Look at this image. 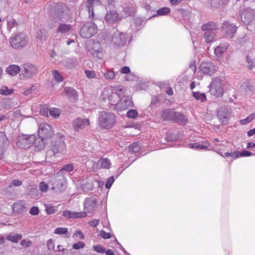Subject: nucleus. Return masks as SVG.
I'll return each instance as SVG.
<instances>
[{"label": "nucleus", "mask_w": 255, "mask_h": 255, "mask_svg": "<svg viewBox=\"0 0 255 255\" xmlns=\"http://www.w3.org/2000/svg\"><path fill=\"white\" fill-rule=\"evenodd\" d=\"M173 121L176 122H178L180 124H185L187 123L188 120L186 116L180 113H177L175 112Z\"/></svg>", "instance_id": "obj_25"}, {"label": "nucleus", "mask_w": 255, "mask_h": 255, "mask_svg": "<svg viewBox=\"0 0 255 255\" xmlns=\"http://www.w3.org/2000/svg\"><path fill=\"white\" fill-rule=\"evenodd\" d=\"M85 73L86 76L89 78H94L96 77V74L94 71L86 70Z\"/></svg>", "instance_id": "obj_61"}, {"label": "nucleus", "mask_w": 255, "mask_h": 255, "mask_svg": "<svg viewBox=\"0 0 255 255\" xmlns=\"http://www.w3.org/2000/svg\"><path fill=\"white\" fill-rule=\"evenodd\" d=\"M72 125L75 131H79L89 126L90 122L88 119L78 118L73 121Z\"/></svg>", "instance_id": "obj_13"}, {"label": "nucleus", "mask_w": 255, "mask_h": 255, "mask_svg": "<svg viewBox=\"0 0 255 255\" xmlns=\"http://www.w3.org/2000/svg\"><path fill=\"white\" fill-rule=\"evenodd\" d=\"M97 31V25L92 21H89L86 22L81 28L80 34L83 38H89L94 35Z\"/></svg>", "instance_id": "obj_5"}, {"label": "nucleus", "mask_w": 255, "mask_h": 255, "mask_svg": "<svg viewBox=\"0 0 255 255\" xmlns=\"http://www.w3.org/2000/svg\"><path fill=\"white\" fill-rule=\"evenodd\" d=\"M49 114L53 118H57L61 114V110L56 108H53L49 110Z\"/></svg>", "instance_id": "obj_46"}, {"label": "nucleus", "mask_w": 255, "mask_h": 255, "mask_svg": "<svg viewBox=\"0 0 255 255\" xmlns=\"http://www.w3.org/2000/svg\"><path fill=\"white\" fill-rule=\"evenodd\" d=\"M21 184H22V182L21 181H19V180H18L16 179H14L11 182V183L9 185V187H11V186H19L21 185Z\"/></svg>", "instance_id": "obj_64"}, {"label": "nucleus", "mask_w": 255, "mask_h": 255, "mask_svg": "<svg viewBox=\"0 0 255 255\" xmlns=\"http://www.w3.org/2000/svg\"><path fill=\"white\" fill-rule=\"evenodd\" d=\"M138 112L135 109L128 110V118L134 119L138 116Z\"/></svg>", "instance_id": "obj_54"}, {"label": "nucleus", "mask_w": 255, "mask_h": 255, "mask_svg": "<svg viewBox=\"0 0 255 255\" xmlns=\"http://www.w3.org/2000/svg\"><path fill=\"white\" fill-rule=\"evenodd\" d=\"M242 20L246 24H249L255 19V13L253 10L247 9L241 14Z\"/></svg>", "instance_id": "obj_14"}, {"label": "nucleus", "mask_w": 255, "mask_h": 255, "mask_svg": "<svg viewBox=\"0 0 255 255\" xmlns=\"http://www.w3.org/2000/svg\"><path fill=\"white\" fill-rule=\"evenodd\" d=\"M22 238V235L18 234H14L13 235L9 234L6 237V239L14 243H17L19 240Z\"/></svg>", "instance_id": "obj_34"}, {"label": "nucleus", "mask_w": 255, "mask_h": 255, "mask_svg": "<svg viewBox=\"0 0 255 255\" xmlns=\"http://www.w3.org/2000/svg\"><path fill=\"white\" fill-rule=\"evenodd\" d=\"M74 169V165L73 163H69L64 165L61 170L65 171L70 172Z\"/></svg>", "instance_id": "obj_51"}, {"label": "nucleus", "mask_w": 255, "mask_h": 255, "mask_svg": "<svg viewBox=\"0 0 255 255\" xmlns=\"http://www.w3.org/2000/svg\"><path fill=\"white\" fill-rule=\"evenodd\" d=\"M115 108L116 111L119 112L123 111H126L128 108V97L126 92L124 93V95L120 98L117 103L115 105Z\"/></svg>", "instance_id": "obj_18"}, {"label": "nucleus", "mask_w": 255, "mask_h": 255, "mask_svg": "<svg viewBox=\"0 0 255 255\" xmlns=\"http://www.w3.org/2000/svg\"><path fill=\"white\" fill-rule=\"evenodd\" d=\"M84 207L86 213H92L97 207L96 199L93 197L87 198L84 202Z\"/></svg>", "instance_id": "obj_15"}, {"label": "nucleus", "mask_w": 255, "mask_h": 255, "mask_svg": "<svg viewBox=\"0 0 255 255\" xmlns=\"http://www.w3.org/2000/svg\"><path fill=\"white\" fill-rule=\"evenodd\" d=\"M10 91V90H9L7 87H3L0 89V93L2 95H8L11 93Z\"/></svg>", "instance_id": "obj_62"}, {"label": "nucleus", "mask_w": 255, "mask_h": 255, "mask_svg": "<svg viewBox=\"0 0 255 255\" xmlns=\"http://www.w3.org/2000/svg\"><path fill=\"white\" fill-rule=\"evenodd\" d=\"M63 216L69 219L71 218H80L85 217L87 216L86 212H75L69 210L63 211Z\"/></svg>", "instance_id": "obj_22"}, {"label": "nucleus", "mask_w": 255, "mask_h": 255, "mask_svg": "<svg viewBox=\"0 0 255 255\" xmlns=\"http://www.w3.org/2000/svg\"><path fill=\"white\" fill-rule=\"evenodd\" d=\"M169 12H170L169 8H168L167 7H162V8H161L159 9L157 11L156 14L154 15V16H156V15H159V16L164 15H166L167 13H168Z\"/></svg>", "instance_id": "obj_49"}, {"label": "nucleus", "mask_w": 255, "mask_h": 255, "mask_svg": "<svg viewBox=\"0 0 255 255\" xmlns=\"http://www.w3.org/2000/svg\"><path fill=\"white\" fill-rule=\"evenodd\" d=\"M247 62L248 63V67L251 69L253 67H255V59L253 61L249 56L247 57Z\"/></svg>", "instance_id": "obj_57"}, {"label": "nucleus", "mask_w": 255, "mask_h": 255, "mask_svg": "<svg viewBox=\"0 0 255 255\" xmlns=\"http://www.w3.org/2000/svg\"><path fill=\"white\" fill-rule=\"evenodd\" d=\"M126 92V89L122 86L116 87H106L102 94L103 100H108L110 104L115 105L120 98H121Z\"/></svg>", "instance_id": "obj_1"}, {"label": "nucleus", "mask_w": 255, "mask_h": 255, "mask_svg": "<svg viewBox=\"0 0 255 255\" xmlns=\"http://www.w3.org/2000/svg\"><path fill=\"white\" fill-rule=\"evenodd\" d=\"M72 25L66 23H61L57 29V32L61 33H67L72 31Z\"/></svg>", "instance_id": "obj_26"}, {"label": "nucleus", "mask_w": 255, "mask_h": 255, "mask_svg": "<svg viewBox=\"0 0 255 255\" xmlns=\"http://www.w3.org/2000/svg\"><path fill=\"white\" fill-rule=\"evenodd\" d=\"M53 79L57 82L60 83L63 81V78L60 73L56 70H54L52 71Z\"/></svg>", "instance_id": "obj_43"}, {"label": "nucleus", "mask_w": 255, "mask_h": 255, "mask_svg": "<svg viewBox=\"0 0 255 255\" xmlns=\"http://www.w3.org/2000/svg\"><path fill=\"white\" fill-rule=\"evenodd\" d=\"M241 87L246 92L252 91L253 89V86L251 85L250 81L247 80H246L245 82L243 83V84L241 85Z\"/></svg>", "instance_id": "obj_48"}, {"label": "nucleus", "mask_w": 255, "mask_h": 255, "mask_svg": "<svg viewBox=\"0 0 255 255\" xmlns=\"http://www.w3.org/2000/svg\"><path fill=\"white\" fill-rule=\"evenodd\" d=\"M37 71L38 70L35 65L30 63H25L21 66L19 76L21 79H28L34 76Z\"/></svg>", "instance_id": "obj_6"}, {"label": "nucleus", "mask_w": 255, "mask_h": 255, "mask_svg": "<svg viewBox=\"0 0 255 255\" xmlns=\"http://www.w3.org/2000/svg\"><path fill=\"white\" fill-rule=\"evenodd\" d=\"M45 138L38 137L37 138H35V140L34 142L35 149L37 150H40L44 148L45 145Z\"/></svg>", "instance_id": "obj_29"}, {"label": "nucleus", "mask_w": 255, "mask_h": 255, "mask_svg": "<svg viewBox=\"0 0 255 255\" xmlns=\"http://www.w3.org/2000/svg\"><path fill=\"white\" fill-rule=\"evenodd\" d=\"M231 157L232 159H235L240 157L239 151H231V152H226L224 154V157Z\"/></svg>", "instance_id": "obj_41"}, {"label": "nucleus", "mask_w": 255, "mask_h": 255, "mask_svg": "<svg viewBox=\"0 0 255 255\" xmlns=\"http://www.w3.org/2000/svg\"><path fill=\"white\" fill-rule=\"evenodd\" d=\"M92 53L94 56L98 57L99 59H101L103 57L104 53L99 43H94Z\"/></svg>", "instance_id": "obj_24"}, {"label": "nucleus", "mask_w": 255, "mask_h": 255, "mask_svg": "<svg viewBox=\"0 0 255 255\" xmlns=\"http://www.w3.org/2000/svg\"><path fill=\"white\" fill-rule=\"evenodd\" d=\"M35 136L31 134L29 135H21L17 138L16 144L21 148H27L34 144Z\"/></svg>", "instance_id": "obj_7"}, {"label": "nucleus", "mask_w": 255, "mask_h": 255, "mask_svg": "<svg viewBox=\"0 0 255 255\" xmlns=\"http://www.w3.org/2000/svg\"><path fill=\"white\" fill-rule=\"evenodd\" d=\"M193 97L197 100L200 101L201 102H204L206 100V97L204 94L201 93L199 92H193Z\"/></svg>", "instance_id": "obj_45"}, {"label": "nucleus", "mask_w": 255, "mask_h": 255, "mask_svg": "<svg viewBox=\"0 0 255 255\" xmlns=\"http://www.w3.org/2000/svg\"><path fill=\"white\" fill-rule=\"evenodd\" d=\"M57 136L62 139L64 138L63 134L58 133ZM52 152L54 154L60 153L64 154L66 152V146L65 142L63 140H60L55 142L52 146Z\"/></svg>", "instance_id": "obj_10"}, {"label": "nucleus", "mask_w": 255, "mask_h": 255, "mask_svg": "<svg viewBox=\"0 0 255 255\" xmlns=\"http://www.w3.org/2000/svg\"><path fill=\"white\" fill-rule=\"evenodd\" d=\"M114 181H115V179H114V176H111V177H109L106 182V188H107V189L110 188L112 186Z\"/></svg>", "instance_id": "obj_59"}, {"label": "nucleus", "mask_w": 255, "mask_h": 255, "mask_svg": "<svg viewBox=\"0 0 255 255\" xmlns=\"http://www.w3.org/2000/svg\"><path fill=\"white\" fill-rule=\"evenodd\" d=\"M47 36V32L43 29H40L37 32V37L41 41H45Z\"/></svg>", "instance_id": "obj_38"}, {"label": "nucleus", "mask_w": 255, "mask_h": 255, "mask_svg": "<svg viewBox=\"0 0 255 255\" xmlns=\"http://www.w3.org/2000/svg\"><path fill=\"white\" fill-rule=\"evenodd\" d=\"M112 42L118 46H122L125 44L126 42V38L125 34L119 32L117 31L115 33L112 39Z\"/></svg>", "instance_id": "obj_20"}, {"label": "nucleus", "mask_w": 255, "mask_h": 255, "mask_svg": "<svg viewBox=\"0 0 255 255\" xmlns=\"http://www.w3.org/2000/svg\"><path fill=\"white\" fill-rule=\"evenodd\" d=\"M175 111L172 110H165L162 113V118L164 120H172L173 121Z\"/></svg>", "instance_id": "obj_31"}, {"label": "nucleus", "mask_w": 255, "mask_h": 255, "mask_svg": "<svg viewBox=\"0 0 255 255\" xmlns=\"http://www.w3.org/2000/svg\"><path fill=\"white\" fill-rule=\"evenodd\" d=\"M20 71H21V68L16 65H11L6 69V73L12 76H15Z\"/></svg>", "instance_id": "obj_28"}, {"label": "nucleus", "mask_w": 255, "mask_h": 255, "mask_svg": "<svg viewBox=\"0 0 255 255\" xmlns=\"http://www.w3.org/2000/svg\"><path fill=\"white\" fill-rule=\"evenodd\" d=\"M104 75L106 79L113 80L116 76V73L112 70L109 69L104 72Z\"/></svg>", "instance_id": "obj_44"}, {"label": "nucleus", "mask_w": 255, "mask_h": 255, "mask_svg": "<svg viewBox=\"0 0 255 255\" xmlns=\"http://www.w3.org/2000/svg\"><path fill=\"white\" fill-rule=\"evenodd\" d=\"M128 71V81L129 80L131 81V83L129 84L130 86L133 87V88L136 90L143 89L142 83L140 82V80L131 73L129 68Z\"/></svg>", "instance_id": "obj_19"}, {"label": "nucleus", "mask_w": 255, "mask_h": 255, "mask_svg": "<svg viewBox=\"0 0 255 255\" xmlns=\"http://www.w3.org/2000/svg\"><path fill=\"white\" fill-rule=\"evenodd\" d=\"M87 6L89 11V18H93L94 16L93 7L95 5L100 4L106 5L107 4L109 5L112 4L113 1L112 0H88Z\"/></svg>", "instance_id": "obj_9"}, {"label": "nucleus", "mask_w": 255, "mask_h": 255, "mask_svg": "<svg viewBox=\"0 0 255 255\" xmlns=\"http://www.w3.org/2000/svg\"><path fill=\"white\" fill-rule=\"evenodd\" d=\"M239 153H240V157L251 156L252 155H255L254 153H253L249 151H247V150L239 151Z\"/></svg>", "instance_id": "obj_58"}, {"label": "nucleus", "mask_w": 255, "mask_h": 255, "mask_svg": "<svg viewBox=\"0 0 255 255\" xmlns=\"http://www.w3.org/2000/svg\"><path fill=\"white\" fill-rule=\"evenodd\" d=\"M85 246V244L83 242H79L77 243L74 244L72 248L75 250H79L84 248Z\"/></svg>", "instance_id": "obj_53"}, {"label": "nucleus", "mask_w": 255, "mask_h": 255, "mask_svg": "<svg viewBox=\"0 0 255 255\" xmlns=\"http://www.w3.org/2000/svg\"><path fill=\"white\" fill-rule=\"evenodd\" d=\"M53 131L51 126L46 123L41 124L38 127V136L41 138L46 139L53 135Z\"/></svg>", "instance_id": "obj_11"}, {"label": "nucleus", "mask_w": 255, "mask_h": 255, "mask_svg": "<svg viewBox=\"0 0 255 255\" xmlns=\"http://www.w3.org/2000/svg\"><path fill=\"white\" fill-rule=\"evenodd\" d=\"M116 122V116L112 112L104 111L100 113L98 124L102 129L111 128L114 126Z\"/></svg>", "instance_id": "obj_2"}, {"label": "nucleus", "mask_w": 255, "mask_h": 255, "mask_svg": "<svg viewBox=\"0 0 255 255\" xmlns=\"http://www.w3.org/2000/svg\"><path fill=\"white\" fill-rule=\"evenodd\" d=\"M47 247L50 251H55V244L53 239H49L47 242Z\"/></svg>", "instance_id": "obj_55"}, {"label": "nucleus", "mask_w": 255, "mask_h": 255, "mask_svg": "<svg viewBox=\"0 0 255 255\" xmlns=\"http://www.w3.org/2000/svg\"><path fill=\"white\" fill-rule=\"evenodd\" d=\"M46 211L47 214H54L56 211V207L50 204L45 205Z\"/></svg>", "instance_id": "obj_50"}, {"label": "nucleus", "mask_w": 255, "mask_h": 255, "mask_svg": "<svg viewBox=\"0 0 255 255\" xmlns=\"http://www.w3.org/2000/svg\"><path fill=\"white\" fill-rule=\"evenodd\" d=\"M228 48V45L224 44L217 46L214 50L215 53L216 55H220L226 51Z\"/></svg>", "instance_id": "obj_35"}, {"label": "nucleus", "mask_w": 255, "mask_h": 255, "mask_svg": "<svg viewBox=\"0 0 255 255\" xmlns=\"http://www.w3.org/2000/svg\"><path fill=\"white\" fill-rule=\"evenodd\" d=\"M222 30L228 37L232 38L237 30V27L230 22L226 21L222 25Z\"/></svg>", "instance_id": "obj_17"}, {"label": "nucleus", "mask_w": 255, "mask_h": 255, "mask_svg": "<svg viewBox=\"0 0 255 255\" xmlns=\"http://www.w3.org/2000/svg\"><path fill=\"white\" fill-rule=\"evenodd\" d=\"M217 28V26L215 23L213 22H210L204 24L202 26V29L203 31H213V30Z\"/></svg>", "instance_id": "obj_37"}, {"label": "nucleus", "mask_w": 255, "mask_h": 255, "mask_svg": "<svg viewBox=\"0 0 255 255\" xmlns=\"http://www.w3.org/2000/svg\"><path fill=\"white\" fill-rule=\"evenodd\" d=\"M105 19L107 22L110 24L118 22L120 20L118 13L115 10L108 11L105 16Z\"/></svg>", "instance_id": "obj_21"}, {"label": "nucleus", "mask_w": 255, "mask_h": 255, "mask_svg": "<svg viewBox=\"0 0 255 255\" xmlns=\"http://www.w3.org/2000/svg\"><path fill=\"white\" fill-rule=\"evenodd\" d=\"M231 115V109L228 107H222L218 111V117L224 125H226Z\"/></svg>", "instance_id": "obj_12"}, {"label": "nucleus", "mask_w": 255, "mask_h": 255, "mask_svg": "<svg viewBox=\"0 0 255 255\" xmlns=\"http://www.w3.org/2000/svg\"><path fill=\"white\" fill-rule=\"evenodd\" d=\"M63 93L70 98H73L74 100L77 99V91L72 88L66 87L64 88Z\"/></svg>", "instance_id": "obj_27"}, {"label": "nucleus", "mask_w": 255, "mask_h": 255, "mask_svg": "<svg viewBox=\"0 0 255 255\" xmlns=\"http://www.w3.org/2000/svg\"><path fill=\"white\" fill-rule=\"evenodd\" d=\"M39 213V210L37 207H32L29 210V213L32 215H37Z\"/></svg>", "instance_id": "obj_60"}, {"label": "nucleus", "mask_w": 255, "mask_h": 255, "mask_svg": "<svg viewBox=\"0 0 255 255\" xmlns=\"http://www.w3.org/2000/svg\"><path fill=\"white\" fill-rule=\"evenodd\" d=\"M200 69L203 73L211 75L215 73L216 66L211 62H205L201 64Z\"/></svg>", "instance_id": "obj_16"}, {"label": "nucleus", "mask_w": 255, "mask_h": 255, "mask_svg": "<svg viewBox=\"0 0 255 255\" xmlns=\"http://www.w3.org/2000/svg\"><path fill=\"white\" fill-rule=\"evenodd\" d=\"M215 35V32L213 31H206L204 36L206 42L210 43L213 41Z\"/></svg>", "instance_id": "obj_36"}, {"label": "nucleus", "mask_w": 255, "mask_h": 255, "mask_svg": "<svg viewBox=\"0 0 255 255\" xmlns=\"http://www.w3.org/2000/svg\"><path fill=\"white\" fill-rule=\"evenodd\" d=\"M6 21L7 29L9 30H10L11 28L16 25L17 23L15 19H14L12 17L7 16L6 18Z\"/></svg>", "instance_id": "obj_39"}, {"label": "nucleus", "mask_w": 255, "mask_h": 255, "mask_svg": "<svg viewBox=\"0 0 255 255\" xmlns=\"http://www.w3.org/2000/svg\"><path fill=\"white\" fill-rule=\"evenodd\" d=\"M100 236L105 239H108L111 238V235L109 233H107L104 231H102L100 233Z\"/></svg>", "instance_id": "obj_63"}, {"label": "nucleus", "mask_w": 255, "mask_h": 255, "mask_svg": "<svg viewBox=\"0 0 255 255\" xmlns=\"http://www.w3.org/2000/svg\"><path fill=\"white\" fill-rule=\"evenodd\" d=\"M140 149V145L137 142L133 143L130 147H128V152L136 153Z\"/></svg>", "instance_id": "obj_47"}, {"label": "nucleus", "mask_w": 255, "mask_h": 255, "mask_svg": "<svg viewBox=\"0 0 255 255\" xmlns=\"http://www.w3.org/2000/svg\"><path fill=\"white\" fill-rule=\"evenodd\" d=\"M24 205L22 203L18 202L14 203L12 206V210L14 213H20L23 212L24 209Z\"/></svg>", "instance_id": "obj_32"}, {"label": "nucleus", "mask_w": 255, "mask_h": 255, "mask_svg": "<svg viewBox=\"0 0 255 255\" xmlns=\"http://www.w3.org/2000/svg\"><path fill=\"white\" fill-rule=\"evenodd\" d=\"M211 146V144L207 141H203L201 143H190L188 145L189 148L197 150L208 149Z\"/></svg>", "instance_id": "obj_23"}, {"label": "nucleus", "mask_w": 255, "mask_h": 255, "mask_svg": "<svg viewBox=\"0 0 255 255\" xmlns=\"http://www.w3.org/2000/svg\"><path fill=\"white\" fill-rule=\"evenodd\" d=\"M39 189L41 192H46L48 189V185L45 182H41L39 184Z\"/></svg>", "instance_id": "obj_52"}, {"label": "nucleus", "mask_w": 255, "mask_h": 255, "mask_svg": "<svg viewBox=\"0 0 255 255\" xmlns=\"http://www.w3.org/2000/svg\"><path fill=\"white\" fill-rule=\"evenodd\" d=\"M255 119V114L253 113L250 115L246 118L241 120L240 121L241 124L243 125H246L251 122L253 120Z\"/></svg>", "instance_id": "obj_40"}, {"label": "nucleus", "mask_w": 255, "mask_h": 255, "mask_svg": "<svg viewBox=\"0 0 255 255\" xmlns=\"http://www.w3.org/2000/svg\"><path fill=\"white\" fill-rule=\"evenodd\" d=\"M53 186L52 189L56 192H62L66 187V181L62 176L56 175L53 177L51 181Z\"/></svg>", "instance_id": "obj_8"}, {"label": "nucleus", "mask_w": 255, "mask_h": 255, "mask_svg": "<svg viewBox=\"0 0 255 255\" xmlns=\"http://www.w3.org/2000/svg\"><path fill=\"white\" fill-rule=\"evenodd\" d=\"M98 163L100 165V168L103 169H110L112 164L110 160L107 158H101Z\"/></svg>", "instance_id": "obj_30"}, {"label": "nucleus", "mask_w": 255, "mask_h": 255, "mask_svg": "<svg viewBox=\"0 0 255 255\" xmlns=\"http://www.w3.org/2000/svg\"><path fill=\"white\" fill-rule=\"evenodd\" d=\"M225 82L223 77H216L212 80L209 86L211 94L217 97H222L224 93Z\"/></svg>", "instance_id": "obj_3"}, {"label": "nucleus", "mask_w": 255, "mask_h": 255, "mask_svg": "<svg viewBox=\"0 0 255 255\" xmlns=\"http://www.w3.org/2000/svg\"><path fill=\"white\" fill-rule=\"evenodd\" d=\"M7 138L4 132L0 131V148H2L7 144Z\"/></svg>", "instance_id": "obj_42"}, {"label": "nucleus", "mask_w": 255, "mask_h": 255, "mask_svg": "<svg viewBox=\"0 0 255 255\" xmlns=\"http://www.w3.org/2000/svg\"><path fill=\"white\" fill-rule=\"evenodd\" d=\"M93 250L95 252L99 253H104L105 252V248L101 245H96L93 246Z\"/></svg>", "instance_id": "obj_56"}, {"label": "nucleus", "mask_w": 255, "mask_h": 255, "mask_svg": "<svg viewBox=\"0 0 255 255\" xmlns=\"http://www.w3.org/2000/svg\"><path fill=\"white\" fill-rule=\"evenodd\" d=\"M54 233L57 235H65V237L69 238L70 234L68 233V229L66 228L59 227L55 229Z\"/></svg>", "instance_id": "obj_33"}, {"label": "nucleus", "mask_w": 255, "mask_h": 255, "mask_svg": "<svg viewBox=\"0 0 255 255\" xmlns=\"http://www.w3.org/2000/svg\"><path fill=\"white\" fill-rule=\"evenodd\" d=\"M28 39L24 33H19L11 37L9 40L11 46L14 49H19L25 46Z\"/></svg>", "instance_id": "obj_4"}]
</instances>
